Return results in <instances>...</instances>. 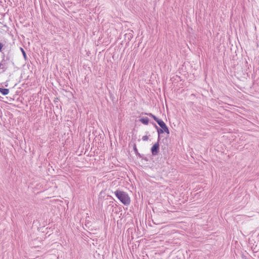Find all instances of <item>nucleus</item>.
Instances as JSON below:
<instances>
[{
  "instance_id": "nucleus-1",
  "label": "nucleus",
  "mask_w": 259,
  "mask_h": 259,
  "mask_svg": "<svg viewBox=\"0 0 259 259\" xmlns=\"http://www.w3.org/2000/svg\"><path fill=\"white\" fill-rule=\"evenodd\" d=\"M114 194L119 201L124 205H128L131 203V198L128 194L124 191L117 190Z\"/></svg>"
},
{
  "instance_id": "nucleus-2",
  "label": "nucleus",
  "mask_w": 259,
  "mask_h": 259,
  "mask_svg": "<svg viewBox=\"0 0 259 259\" xmlns=\"http://www.w3.org/2000/svg\"><path fill=\"white\" fill-rule=\"evenodd\" d=\"M157 123L160 126L161 128H159L155 123L153 124L155 128L157 130L158 136H160V134H163L164 132L167 134H169L168 128L162 120L159 119L157 121Z\"/></svg>"
},
{
  "instance_id": "nucleus-3",
  "label": "nucleus",
  "mask_w": 259,
  "mask_h": 259,
  "mask_svg": "<svg viewBox=\"0 0 259 259\" xmlns=\"http://www.w3.org/2000/svg\"><path fill=\"white\" fill-rule=\"evenodd\" d=\"M160 136H158L157 142L155 143L151 148V152L153 156H156L159 152V141Z\"/></svg>"
},
{
  "instance_id": "nucleus-4",
  "label": "nucleus",
  "mask_w": 259,
  "mask_h": 259,
  "mask_svg": "<svg viewBox=\"0 0 259 259\" xmlns=\"http://www.w3.org/2000/svg\"><path fill=\"white\" fill-rule=\"evenodd\" d=\"M139 121L145 125H148L149 122V120L148 117L140 118Z\"/></svg>"
},
{
  "instance_id": "nucleus-5",
  "label": "nucleus",
  "mask_w": 259,
  "mask_h": 259,
  "mask_svg": "<svg viewBox=\"0 0 259 259\" xmlns=\"http://www.w3.org/2000/svg\"><path fill=\"white\" fill-rule=\"evenodd\" d=\"M0 93L3 95H7L9 93V90L8 89H3L0 88Z\"/></svg>"
},
{
  "instance_id": "nucleus-6",
  "label": "nucleus",
  "mask_w": 259,
  "mask_h": 259,
  "mask_svg": "<svg viewBox=\"0 0 259 259\" xmlns=\"http://www.w3.org/2000/svg\"><path fill=\"white\" fill-rule=\"evenodd\" d=\"M145 115H147L151 117H152V118H153V119L156 121V122H157V121H158L160 119L158 118L156 116H155L154 115H153V114L151 113H144Z\"/></svg>"
},
{
  "instance_id": "nucleus-7",
  "label": "nucleus",
  "mask_w": 259,
  "mask_h": 259,
  "mask_svg": "<svg viewBox=\"0 0 259 259\" xmlns=\"http://www.w3.org/2000/svg\"><path fill=\"white\" fill-rule=\"evenodd\" d=\"M134 151H135V153L136 154V155L137 156H138L139 157H141V154L138 152V149L137 148V146H136V144H134Z\"/></svg>"
},
{
  "instance_id": "nucleus-8",
  "label": "nucleus",
  "mask_w": 259,
  "mask_h": 259,
  "mask_svg": "<svg viewBox=\"0 0 259 259\" xmlns=\"http://www.w3.org/2000/svg\"><path fill=\"white\" fill-rule=\"evenodd\" d=\"M21 51H22V54H23V56L24 58L25 59H26V54L25 52V51H24V50L22 48H21Z\"/></svg>"
},
{
  "instance_id": "nucleus-9",
  "label": "nucleus",
  "mask_w": 259,
  "mask_h": 259,
  "mask_svg": "<svg viewBox=\"0 0 259 259\" xmlns=\"http://www.w3.org/2000/svg\"><path fill=\"white\" fill-rule=\"evenodd\" d=\"M2 69H3L4 71H5L7 70V67H5V61L3 62V66H2L1 67Z\"/></svg>"
},
{
  "instance_id": "nucleus-10",
  "label": "nucleus",
  "mask_w": 259,
  "mask_h": 259,
  "mask_svg": "<svg viewBox=\"0 0 259 259\" xmlns=\"http://www.w3.org/2000/svg\"><path fill=\"white\" fill-rule=\"evenodd\" d=\"M148 138H149L148 136H144L142 137V140L144 141H147L148 140Z\"/></svg>"
},
{
  "instance_id": "nucleus-11",
  "label": "nucleus",
  "mask_w": 259,
  "mask_h": 259,
  "mask_svg": "<svg viewBox=\"0 0 259 259\" xmlns=\"http://www.w3.org/2000/svg\"><path fill=\"white\" fill-rule=\"evenodd\" d=\"M5 61V60L3 59L2 62L0 63V68L2 67V66H3V62Z\"/></svg>"
},
{
  "instance_id": "nucleus-12",
  "label": "nucleus",
  "mask_w": 259,
  "mask_h": 259,
  "mask_svg": "<svg viewBox=\"0 0 259 259\" xmlns=\"http://www.w3.org/2000/svg\"><path fill=\"white\" fill-rule=\"evenodd\" d=\"M3 47V44H2V43H1V42H0V51H2V49Z\"/></svg>"
}]
</instances>
